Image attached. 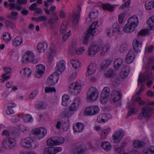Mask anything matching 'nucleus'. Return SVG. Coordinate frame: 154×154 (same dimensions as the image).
Returning a JSON list of instances; mask_svg holds the SVG:
<instances>
[{"instance_id": "f257e3e1", "label": "nucleus", "mask_w": 154, "mask_h": 154, "mask_svg": "<svg viewBox=\"0 0 154 154\" xmlns=\"http://www.w3.org/2000/svg\"><path fill=\"white\" fill-rule=\"evenodd\" d=\"M138 23L137 17L135 16H133L128 19L127 23L123 28L117 22L113 23L112 27L114 30L120 34H123V32L130 33L134 31Z\"/></svg>"}, {"instance_id": "f03ea898", "label": "nucleus", "mask_w": 154, "mask_h": 154, "mask_svg": "<svg viewBox=\"0 0 154 154\" xmlns=\"http://www.w3.org/2000/svg\"><path fill=\"white\" fill-rule=\"evenodd\" d=\"M97 22H94L92 23L88 30L86 31V35L83 41L84 44H87L89 41V37L91 36H93L94 35V33L96 32V30L97 29Z\"/></svg>"}, {"instance_id": "7ed1b4c3", "label": "nucleus", "mask_w": 154, "mask_h": 154, "mask_svg": "<svg viewBox=\"0 0 154 154\" xmlns=\"http://www.w3.org/2000/svg\"><path fill=\"white\" fill-rule=\"evenodd\" d=\"M82 86L81 83L76 81L71 83L69 86L68 90L71 94L75 95H78L81 92Z\"/></svg>"}, {"instance_id": "20e7f679", "label": "nucleus", "mask_w": 154, "mask_h": 154, "mask_svg": "<svg viewBox=\"0 0 154 154\" xmlns=\"http://www.w3.org/2000/svg\"><path fill=\"white\" fill-rule=\"evenodd\" d=\"M65 139L62 137H52L47 141V144L48 146L59 145L64 143Z\"/></svg>"}, {"instance_id": "39448f33", "label": "nucleus", "mask_w": 154, "mask_h": 154, "mask_svg": "<svg viewBox=\"0 0 154 154\" xmlns=\"http://www.w3.org/2000/svg\"><path fill=\"white\" fill-rule=\"evenodd\" d=\"M152 113L153 112L151 108L148 107H143L138 116V118L141 120L144 118H149Z\"/></svg>"}, {"instance_id": "423d86ee", "label": "nucleus", "mask_w": 154, "mask_h": 154, "mask_svg": "<svg viewBox=\"0 0 154 154\" xmlns=\"http://www.w3.org/2000/svg\"><path fill=\"white\" fill-rule=\"evenodd\" d=\"M99 96V92L97 88L94 87L91 88L87 93L88 99L91 101H96Z\"/></svg>"}, {"instance_id": "0eeeda50", "label": "nucleus", "mask_w": 154, "mask_h": 154, "mask_svg": "<svg viewBox=\"0 0 154 154\" xmlns=\"http://www.w3.org/2000/svg\"><path fill=\"white\" fill-rule=\"evenodd\" d=\"M16 144L15 140L12 138H6L2 142L3 147L5 149H11L14 147Z\"/></svg>"}, {"instance_id": "6e6552de", "label": "nucleus", "mask_w": 154, "mask_h": 154, "mask_svg": "<svg viewBox=\"0 0 154 154\" xmlns=\"http://www.w3.org/2000/svg\"><path fill=\"white\" fill-rule=\"evenodd\" d=\"M47 131L44 127L36 128L32 131L33 134H35L39 139L43 138L46 135Z\"/></svg>"}, {"instance_id": "1a4fd4ad", "label": "nucleus", "mask_w": 154, "mask_h": 154, "mask_svg": "<svg viewBox=\"0 0 154 154\" xmlns=\"http://www.w3.org/2000/svg\"><path fill=\"white\" fill-rule=\"evenodd\" d=\"M152 75V73L151 71L146 72L144 74L140 75L139 77L138 80V85H143V82L148 79L151 78Z\"/></svg>"}, {"instance_id": "9d476101", "label": "nucleus", "mask_w": 154, "mask_h": 154, "mask_svg": "<svg viewBox=\"0 0 154 154\" xmlns=\"http://www.w3.org/2000/svg\"><path fill=\"white\" fill-rule=\"evenodd\" d=\"M59 78V74L57 72L51 75L47 80V83L49 85H54L57 83Z\"/></svg>"}, {"instance_id": "9b49d317", "label": "nucleus", "mask_w": 154, "mask_h": 154, "mask_svg": "<svg viewBox=\"0 0 154 154\" xmlns=\"http://www.w3.org/2000/svg\"><path fill=\"white\" fill-rule=\"evenodd\" d=\"M142 39L140 38L134 39L133 43L134 49L135 52L139 53L140 52V49L142 46Z\"/></svg>"}, {"instance_id": "f8f14e48", "label": "nucleus", "mask_w": 154, "mask_h": 154, "mask_svg": "<svg viewBox=\"0 0 154 154\" xmlns=\"http://www.w3.org/2000/svg\"><path fill=\"white\" fill-rule=\"evenodd\" d=\"M32 141V139L30 137L22 138L20 142V144L23 147L29 149L30 142Z\"/></svg>"}, {"instance_id": "ddd939ff", "label": "nucleus", "mask_w": 154, "mask_h": 154, "mask_svg": "<svg viewBox=\"0 0 154 154\" xmlns=\"http://www.w3.org/2000/svg\"><path fill=\"white\" fill-rule=\"evenodd\" d=\"M100 50L99 45H94L89 48L88 51V54L89 56H94Z\"/></svg>"}, {"instance_id": "4468645a", "label": "nucleus", "mask_w": 154, "mask_h": 154, "mask_svg": "<svg viewBox=\"0 0 154 154\" xmlns=\"http://www.w3.org/2000/svg\"><path fill=\"white\" fill-rule=\"evenodd\" d=\"M35 57V55L32 51H28L26 52L23 57V62L26 63L30 61Z\"/></svg>"}, {"instance_id": "2eb2a0df", "label": "nucleus", "mask_w": 154, "mask_h": 154, "mask_svg": "<svg viewBox=\"0 0 154 154\" xmlns=\"http://www.w3.org/2000/svg\"><path fill=\"white\" fill-rule=\"evenodd\" d=\"M111 118V116L109 114H102L97 117V121L99 123L105 122Z\"/></svg>"}, {"instance_id": "dca6fc26", "label": "nucleus", "mask_w": 154, "mask_h": 154, "mask_svg": "<svg viewBox=\"0 0 154 154\" xmlns=\"http://www.w3.org/2000/svg\"><path fill=\"white\" fill-rule=\"evenodd\" d=\"M80 100L79 98H77L74 100L72 103L69 107L71 111H76L78 108L80 104Z\"/></svg>"}, {"instance_id": "f3484780", "label": "nucleus", "mask_w": 154, "mask_h": 154, "mask_svg": "<svg viewBox=\"0 0 154 154\" xmlns=\"http://www.w3.org/2000/svg\"><path fill=\"white\" fill-rule=\"evenodd\" d=\"M124 134L121 131H118L112 135V140L115 143H118L122 139Z\"/></svg>"}, {"instance_id": "a211bd4d", "label": "nucleus", "mask_w": 154, "mask_h": 154, "mask_svg": "<svg viewBox=\"0 0 154 154\" xmlns=\"http://www.w3.org/2000/svg\"><path fill=\"white\" fill-rule=\"evenodd\" d=\"M97 70V66L95 64H90L87 69V70L85 73L86 76L94 74Z\"/></svg>"}, {"instance_id": "6ab92c4d", "label": "nucleus", "mask_w": 154, "mask_h": 154, "mask_svg": "<svg viewBox=\"0 0 154 154\" xmlns=\"http://www.w3.org/2000/svg\"><path fill=\"white\" fill-rule=\"evenodd\" d=\"M111 98L114 102H117L121 99L122 94L120 92L115 90L113 91L111 93Z\"/></svg>"}, {"instance_id": "aec40b11", "label": "nucleus", "mask_w": 154, "mask_h": 154, "mask_svg": "<svg viewBox=\"0 0 154 154\" xmlns=\"http://www.w3.org/2000/svg\"><path fill=\"white\" fill-rule=\"evenodd\" d=\"M35 76L37 77H40L44 73L45 71V66L42 64H39L36 66Z\"/></svg>"}, {"instance_id": "412c9836", "label": "nucleus", "mask_w": 154, "mask_h": 154, "mask_svg": "<svg viewBox=\"0 0 154 154\" xmlns=\"http://www.w3.org/2000/svg\"><path fill=\"white\" fill-rule=\"evenodd\" d=\"M73 128L75 133L82 131L84 128L83 124L81 122H77L73 126Z\"/></svg>"}, {"instance_id": "4be33fe9", "label": "nucleus", "mask_w": 154, "mask_h": 154, "mask_svg": "<svg viewBox=\"0 0 154 154\" xmlns=\"http://www.w3.org/2000/svg\"><path fill=\"white\" fill-rule=\"evenodd\" d=\"M66 63L64 60L60 61L57 64L56 69L57 71L62 72L65 69Z\"/></svg>"}, {"instance_id": "5701e85b", "label": "nucleus", "mask_w": 154, "mask_h": 154, "mask_svg": "<svg viewBox=\"0 0 154 154\" xmlns=\"http://www.w3.org/2000/svg\"><path fill=\"white\" fill-rule=\"evenodd\" d=\"M135 58L134 54L132 50H129L126 57V61L127 63L130 64L134 60Z\"/></svg>"}, {"instance_id": "b1692460", "label": "nucleus", "mask_w": 154, "mask_h": 154, "mask_svg": "<svg viewBox=\"0 0 154 154\" xmlns=\"http://www.w3.org/2000/svg\"><path fill=\"white\" fill-rule=\"evenodd\" d=\"M85 151V149L82 146L79 145L74 148L72 150V152L73 154H82Z\"/></svg>"}, {"instance_id": "393cba45", "label": "nucleus", "mask_w": 154, "mask_h": 154, "mask_svg": "<svg viewBox=\"0 0 154 154\" xmlns=\"http://www.w3.org/2000/svg\"><path fill=\"white\" fill-rule=\"evenodd\" d=\"M23 40L22 38L20 36H17L13 40L12 44L14 47H17L21 45L23 43Z\"/></svg>"}, {"instance_id": "a878e982", "label": "nucleus", "mask_w": 154, "mask_h": 154, "mask_svg": "<svg viewBox=\"0 0 154 154\" xmlns=\"http://www.w3.org/2000/svg\"><path fill=\"white\" fill-rule=\"evenodd\" d=\"M48 47V44L47 43L39 42L37 46V48L38 52L41 53L44 52Z\"/></svg>"}, {"instance_id": "bb28decb", "label": "nucleus", "mask_w": 154, "mask_h": 154, "mask_svg": "<svg viewBox=\"0 0 154 154\" xmlns=\"http://www.w3.org/2000/svg\"><path fill=\"white\" fill-rule=\"evenodd\" d=\"M130 71V67L128 66H125L122 69V71L120 73V75L122 79H125L128 75Z\"/></svg>"}, {"instance_id": "cd10ccee", "label": "nucleus", "mask_w": 154, "mask_h": 154, "mask_svg": "<svg viewBox=\"0 0 154 154\" xmlns=\"http://www.w3.org/2000/svg\"><path fill=\"white\" fill-rule=\"evenodd\" d=\"M77 13H74L72 15V18L74 22L77 23L80 17V13L81 11V8L77 6L76 8Z\"/></svg>"}, {"instance_id": "c85d7f7f", "label": "nucleus", "mask_w": 154, "mask_h": 154, "mask_svg": "<svg viewBox=\"0 0 154 154\" xmlns=\"http://www.w3.org/2000/svg\"><path fill=\"white\" fill-rule=\"evenodd\" d=\"M53 16L49 19L48 22L51 24L56 23L59 20V17L56 12H54L52 14Z\"/></svg>"}, {"instance_id": "c756f323", "label": "nucleus", "mask_w": 154, "mask_h": 154, "mask_svg": "<svg viewBox=\"0 0 154 154\" xmlns=\"http://www.w3.org/2000/svg\"><path fill=\"white\" fill-rule=\"evenodd\" d=\"M101 146L104 150L107 151H109L111 147L110 143L106 141L102 142L101 144Z\"/></svg>"}, {"instance_id": "7c9ffc66", "label": "nucleus", "mask_w": 154, "mask_h": 154, "mask_svg": "<svg viewBox=\"0 0 154 154\" xmlns=\"http://www.w3.org/2000/svg\"><path fill=\"white\" fill-rule=\"evenodd\" d=\"M98 15V11L97 10L94 9L89 14V17L91 20L94 19L97 17Z\"/></svg>"}, {"instance_id": "2f4dec72", "label": "nucleus", "mask_w": 154, "mask_h": 154, "mask_svg": "<svg viewBox=\"0 0 154 154\" xmlns=\"http://www.w3.org/2000/svg\"><path fill=\"white\" fill-rule=\"evenodd\" d=\"M70 100L68 95L65 94L62 97V104L64 106L68 105L69 103Z\"/></svg>"}, {"instance_id": "473e14b6", "label": "nucleus", "mask_w": 154, "mask_h": 154, "mask_svg": "<svg viewBox=\"0 0 154 154\" xmlns=\"http://www.w3.org/2000/svg\"><path fill=\"white\" fill-rule=\"evenodd\" d=\"M111 131L110 128H107L103 130L101 133V139L103 140L105 139L109 133Z\"/></svg>"}, {"instance_id": "72a5a7b5", "label": "nucleus", "mask_w": 154, "mask_h": 154, "mask_svg": "<svg viewBox=\"0 0 154 154\" xmlns=\"http://www.w3.org/2000/svg\"><path fill=\"white\" fill-rule=\"evenodd\" d=\"M144 143L139 140L134 141L132 144V146L137 148H141L143 147Z\"/></svg>"}, {"instance_id": "f704fd0d", "label": "nucleus", "mask_w": 154, "mask_h": 154, "mask_svg": "<svg viewBox=\"0 0 154 154\" xmlns=\"http://www.w3.org/2000/svg\"><path fill=\"white\" fill-rule=\"evenodd\" d=\"M122 60L121 58H118L114 62V68L116 70H118L121 65Z\"/></svg>"}, {"instance_id": "c9c22d12", "label": "nucleus", "mask_w": 154, "mask_h": 154, "mask_svg": "<svg viewBox=\"0 0 154 154\" xmlns=\"http://www.w3.org/2000/svg\"><path fill=\"white\" fill-rule=\"evenodd\" d=\"M70 62L73 67L75 69H78L81 66V63L77 59L72 60Z\"/></svg>"}, {"instance_id": "e433bc0d", "label": "nucleus", "mask_w": 154, "mask_h": 154, "mask_svg": "<svg viewBox=\"0 0 154 154\" xmlns=\"http://www.w3.org/2000/svg\"><path fill=\"white\" fill-rule=\"evenodd\" d=\"M112 85L116 87H117L120 84L119 78L116 75L112 78Z\"/></svg>"}, {"instance_id": "4c0bfd02", "label": "nucleus", "mask_w": 154, "mask_h": 154, "mask_svg": "<svg viewBox=\"0 0 154 154\" xmlns=\"http://www.w3.org/2000/svg\"><path fill=\"white\" fill-rule=\"evenodd\" d=\"M104 75V76L106 77L112 78L116 75V74L113 69H110L106 72Z\"/></svg>"}, {"instance_id": "58836bf2", "label": "nucleus", "mask_w": 154, "mask_h": 154, "mask_svg": "<svg viewBox=\"0 0 154 154\" xmlns=\"http://www.w3.org/2000/svg\"><path fill=\"white\" fill-rule=\"evenodd\" d=\"M143 152L144 154H154V146H150L145 148Z\"/></svg>"}, {"instance_id": "ea45409f", "label": "nucleus", "mask_w": 154, "mask_h": 154, "mask_svg": "<svg viewBox=\"0 0 154 154\" xmlns=\"http://www.w3.org/2000/svg\"><path fill=\"white\" fill-rule=\"evenodd\" d=\"M68 25L65 22L63 21L61 25L60 32L61 33L63 34L67 30Z\"/></svg>"}, {"instance_id": "a19ab883", "label": "nucleus", "mask_w": 154, "mask_h": 154, "mask_svg": "<svg viewBox=\"0 0 154 154\" xmlns=\"http://www.w3.org/2000/svg\"><path fill=\"white\" fill-rule=\"evenodd\" d=\"M150 29H154V15L151 17L147 22Z\"/></svg>"}, {"instance_id": "79ce46f5", "label": "nucleus", "mask_w": 154, "mask_h": 154, "mask_svg": "<svg viewBox=\"0 0 154 154\" xmlns=\"http://www.w3.org/2000/svg\"><path fill=\"white\" fill-rule=\"evenodd\" d=\"M102 7L104 10H107L109 11H113L114 10V7L109 4H103Z\"/></svg>"}, {"instance_id": "37998d69", "label": "nucleus", "mask_w": 154, "mask_h": 154, "mask_svg": "<svg viewBox=\"0 0 154 154\" xmlns=\"http://www.w3.org/2000/svg\"><path fill=\"white\" fill-rule=\"evenodd\" d=\"M110 49L109 45L107 44H106L103 47L100 54L101 55H105L109 51Z\"/></svg>"}, {"instance_id": "c03bdc74", "label": "nucleus", "mask_w": 154, "mask_h": 154, "mask_svg": "<svg viewBox=\"0 0 154 154\" xmlns=\"http://www.w3.org/2000/svg\"><path fill=\"white\" fill-rule=\"evenodd\" d=\"M22 118L24 121L26 122H31L33 121L32 117L30 114H27L23 115Z\"/></svg>"}, {"instance_id": "a18cd8bd", "label": "nucleus", "mask_w": 154, "mask_h": 154, "mask_svg": "<svg viewBox=\"0 0 154 154\" xmlns=\"http://www.w3.org/2000/svg\"><path fill=\"white\" fill-rule=\"evenodd\" d=\"M91 109L92 116L98 114L100 111V109L98 106H91Z\"/></svg>"}, {"instance_id": "49530a36", "label": "nucleus", "mask_w": 154, "mask_h": 154, "mask_svg": "<svg viewBox=\"0 0 154 154\" xmlns=\"http://www.w3.org/2000/svg\"><path fill=\"white\" fill-rule=\"evenodd\" d=\"M110 90L109 87H104L101 94V95L109 97V95Z\"/></svg>"}, {"instance_id": "de8ad7c7", "label": "nucleus", "mask_w": 154, "mask_h": 154, "mask_svg": "<svg viewBox=\"0 0 154 154\" xmlns=\"http://www.w3.org/2000/svg\"><path fill=\"white\" fill-rule=\"evenodd\" d=\"M21 72L23 73L25 76L29 77L32 73V70L29 68L26 67L21 71Z\"/></svg>"}, {"instance_id": "09e8293b", "label": "nucleus", "mask_w": 154, "mask_h": 154, "mask_svg": "<svg viewBox=\"0 0 154 154\" xmlns=\"http://www.w3.org/2000/svg\"><path fill=\"white\" fill-rule=\"evenodd\" d=\"M53 147L50 146L45 148L44 150L43 153L44 154H54Z\"/></svg>"}, {"instance_id": "8fccbe9b", "label": "nucleus", "mask_w": 154, "mask_h": 154, "mask_svg": "<svg viewBox=\"0 0 154 154\" xmlns=\"http://www.w3.org/2000/svg\"><path fill=\"white\" fill-rule=\"evenodd\" d=\"M18 13L17 11H12L10 14L8 15V17L11 20H15L17 18Z\"/></svg>"}, {"instance_id": "3c124183", "label": "nucleus", "mask_w": 154, "mask_h": 154, "mask_svg": "<svg viewBox=\"0 0 154 154\" xmlns=\"http://www.w3.org/2000/svg\"><path fill=\"white\" fill-rule=\"evenodd\" d=\"M39 144L36 141L32 139V141L30 142L29 146V149H34L38 147Z\"/></svg>"}, {"instance_id": "603ef678", "label": "nucleus", "mask_w": 154, "mask_h": 154, "mask_svg": "<svg viewBox=\"0 0 154 154\" xmlns=\"http://www.w3.org/2000/svg\"><path fill=\"white\" fill-rule=\"evenodd\" d=\"M3 38L4 40L7 42L9 41L11 39L10 35L7 32H5L4 33L3 35Z\"/></svg>"}, {"instance_id": "864d4df0", "label": "nucleus", "mask_w": 154, "mask_h": 154, "mask_svg": "<svg viewBox=\"0 0 154 154\" xmlns=\"http://www.w3.org/2000/svg\"><path fill=\"white\" fill-rule=\"evenodd\" d=\"M20 116V114L13 116L11 119V121L14 123H16L19 121L21 118Z\"/></svg>"}, {"instance_id": "5fc2aeb1", "label": "nucleus", "mask_w": 154, "mask_h": 154, "mask_svg": "<svg viewBox=\"0 0 154 154\" xmlns=\"http://www.w3.org/2000/svg\"><path fill=\"white\" fill-rule=\"evenodd\" d=\"M16 128L19 132H24L27 131V128L23 125H19L16 126Z\"/></svg>"}, {"instance_id": "6e6d98bb", "label": "nucleus", "mask_w": 154, "mask_h": 154, "mask_svg": "<svg viewBox=\"0 0 154 154\" xmlns=\"http://www.w3.org/2000/svg\"><path fill=\"white\" fill-rule=\"evenodd\" d=\"M145 6L146 10H150L154 7V2L152 1L146 3L145 4Z\"/></svg>"}, {"instance_id": "4d7b16f0", "label": "nucleus", "mask_w": 154, "mask_h": 154, "mask_svg": "<svg viewBox=\"0 0 154 154\" xmlns=\"http://www.w3.org/2000/svg\"><path fill=\"white\" fill-rule=\"evenodd\" d=\"M91 109V106L87 107L85 109L84 113L85 115L86 116H92V111Z\"/></svg>"}, {"instance_id": "13d9d810", "label": "nucleus", "mask_w": 154, "mask_h": 154, "mask_svg": "<svg viewBox=\"0 0 154 154\" xmlns=\"http://www.w3.org/2000/svg\"><path fill=\"white\" fill-rule=\"evenodd\" d=\"M125 14L124 13L119 14L118 16V22L120 24H122L123 22Z\"/></svg>"}, {"instance_id": "bf43d9fd", "label": "nucleus", "mask_w": 154, "mask_h": 154, "mask_svg": "<svg viewBox=\"0 0 154 154\" xmlns=\"http://www.w3.org/2000/svg\"><path fill=\"white\" fill-rule=\"evenodd\" d=\"M106 35L109 37L112 36L114 34V30L111 31V28H107L106 30Z\"/></svg>"}, {"instance_id": "052dcab7", "label": "nucleus", "mask_w": 154, "mask_h": 154, "mask_svg": "<svg viewBox=\"0 0 154 154\" xmlns=\"http://www.w3.org/2000/svg\"><path fill=\"white\" fill-rule=\"evenodd\" d=\"M108 97L100 95V102L103 104H106L108 101Z\"/></svg>"}, {"instance_id": "680f3d73", "label": "nucleus", "mask_w": 154, "mask_h": 154, "mask_svg": "<svg viewBox=\"0 0 154 154\" xmlns=\"http://www.w3.org/2000/svg\"><path fill=\"white\" fill-rule=\"evenodd\" d=\"M85 51V48L83 47H82L76 50V53L77 54L81 55Z\"/></svg>"}, {"instance_id": "e2e57ef3", "label": "nucleus", "mask_w": 154, "mask_h": 154, "mask_svg": "<svg viewBox=\"0 0 154 154\" xmlns=\"http://www.w3.org/2000/svg\"><path fill=\"white\" fill-rule=\"evenodd\" d=\"M46 93H48L50 92H55L56 89L54 87L51 88L50 87H46L45 89Z\"/></svg>"}, {"instance_id": "0e129e2a", "label": "nucleus", "mask_w": 154, "mask_h": 154, "mask_svg": "<svg viewBox=\"0 0 154 154\" xmlns=\"http://www.w3.org/2000/svg\"><path fill=\"white\" fill-rule=\"evenodd\" d=\"M45 106L44 103L42 102H40L38 103L37 105L36 106L35 108L38 109H42L45 108Z\"/></svg>"}, {"instance_id": "69168bd1", "label": "nucleus", "mask_w": 154, "mask_h": 154, "mask_svg": "<svg viewBox=\"0 0 154 154\" xmlns=\"http://www.w3.org/2000/svg\"><path fill=\"white\" fill-rule=\"evenodd\" d=\"M127 45L126 44H123L122 45L120 48L119 51L122 53H124L127 49Z\"/></svg>"}, {"instance_id": "338daca9", "label": "nucleus", "mask_w": 154, "mask_h": 154, "mask_svg": "<svg viewBox=\"0 0 154 154\" xmlns=\"http://www.w3.org/2000/svg\"><path fill=\"white\" fill-rule=\"evenodd\" d=\"M50 54L51 55L54 56L56 53V50L55 48L54 45L52 44L50 48Z\"/></svg>"}, {"instance_id": "774afa93", "label": "nucleus", "mask_w": 154, "mask_h": 154, "mask_svg": "<svg viewBox=\"0 0 154 154\" xmlns=\"http://www.w3.org/2000/svg\"><path fill=\"white\" fill-rule=\"evenodd\" d=\"M70 32L71 31L69 30L68 32L66 33L63 35V36L62 37V40L63 41H66L68 39V37L71 35V33H70Z\"/></svg>"}]
</instances>
